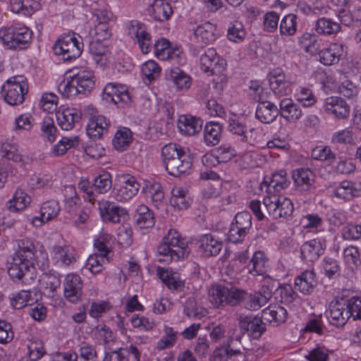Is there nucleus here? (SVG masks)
<instances>
[{"label":"nucleus","instance_id":"nucleus-46","mask_svg":"<svg viewBox=\"0 0 361 361\" xmlns=\"http://www.w3.org/2000/svg\"><path fill=\"white\" fill-rule=\"evenodd\" d=\"M169 78L178 90H188L191 86V78L179 68L171 70Z\"/></svg>","mask_w":361,"mask_h":361},{"label":"nucleus","instance_id":"nucleus-41","mask_svg":"<svg viewBox=\"0 0 361 361\" xmlns=\"http://www.w3.org/2000/svg\"><path fill=\"white\" fill-rule=\"evenodd\" d=\"M135 219L137 226L141 229L152 228L155 223L152 212L143 204L137 207Z\"/></svg>","mask_w":361,"mask_h":361},{"label":"nucleus","instance_id":"nucleus-51","mask_svg":"<svg viewBox=\"0 0 361 361\" xmlns=\"http://www.w3.org/2000/svg\"><path fill=\"white\" fill-rule=\"evenodd\" d=\"M298 17L295 14L290 13L285 16L281 21L279 29L281 35H293L297 31Z\"/></svg>","mask_w":361,"mask_h":361},{"label":"nucleus","instance_id":"nucleus-18","mask_svg":"<svg viewBox=\"0 0 361 361\" xmlns=\"http://www.w3.org/2000/svg\"><path fill=\"white\" fill-rule=\"evenodd\" d=\"M140 186L134 177H124L120 188L112 190L111 197L118 202L128 201L137 193Z\"/></svg>","mask_w":361,"mask_h":361},{"label":"nucleus","instance_id":"nucleus-13","mask_svg":"<svg viewBox=\"0 0 361 361\" xmlns=\"http://www.w3.org/2000/svg\"><path fill=\"white\" fill-rule=\"evenodd\" d=\"M238 320L240 332L237 334H241V337L244 334H247L253 338H259L265 331L262 318L240 314Z\"/></svg>","mask_w":361,"mask_h":361},{"label":"nucleus","instance_id":"nucleus-55","mask_svg":"<svg viewBox=\"0 0 361 361\" xmlns=\"http://www.w3.org/2000/svg\"><path fill=\"white\" fill-rule=\"evenodd\" d=\"M0 154L1 157L16 162L22 161V155L20 154L18 147L15 144L10 142H2L0 145Z\"/></svg>","mask_w":361,"mask_h":361},{"label":"nucleus","instance_id":"nucleus-11","mask_svg":"<svg viewBox=\"0 0 361 361\" xmlns=\"http://www.w3.org/2000/svg\"><path fill=\"white\" fill-rule=\"evenodd\" d=\"M202 52L200 67L204 73L209 75H218L225 70L226 62L218 56L214 49L208 48L202 50Z\"/></svg>","mask_w":361,"mask_h":361},{"label":"nucleus","instance_id":"nucleus-57","mask_svg":"<svg viewBox=\"0 0 361 361\" xmlns=\"http://www.w3.org/2000/svg\"><path fill=\"white\" fill-rule=\"evenodd\" d=\"M271 284H274V288H278L282 303L290 304L298 299V294L293 290L290 285L281 286L277 281H274Z\"/></svg>","mask_w":361,"mask_h":361},{"label":"nucleus","instance_id":"nucleus-54","mask_svg":"<svg viewBox=\"0 0 361 361\" xmlns=\"http://www.w3.org/2000/svg\"><path fill=\"white\" fill-rule=\"evenodd\" d=\"M112 186L111 176L108 172H103L94 179L93 187L100 194L107 192Z\"/></svg>","mask_w":361,"mask_h":361},{"label":"nucleus","instance_id":"nucleus-22","mask_svg":"<svg viewBox=\"0 0 361 361\" xmlns=\"http://www.w3.org/2000/svg\"><path fill=\"white\" fill-rule=\"evenodd\" d=\"M314 174L310 169L300 168L293 171L292 178L296 189L308 192L314 189Z\"/></svg>","mask_w":361,"mask_h":361},{"label":"nucleus","instance_id":"nucleus-64","mask_svg":"<svg viewBox=\"0 0 361 361\" xmlns=\"http://www.w3.org/2000/svg\"><path fill=\"white\" fill-rule=\"evenodd\" d=\"M27 348L28 357L32 361H37L45 353L44 343L40 340L31 341Z\"/></svg>","mask_w":361,"mask_h":361},{"label":"nucleus","instance_id":"nucleus-39","mask_svg":"<svg viewBox=\"0 0 361 361\" xmlns=\"http://www.w3.org/2000/svg\"><path fill=\"white\" fill-rule=\"evenodd\" d=\"M202 127V121L190 116H183L178 121L180 131L186 135H194L200 132Z\"/></svg>","mask_w":361,"mask_h":361},{"label":"nucleus","instance_id":"nucleus-34","mask_svg":"<svg viewBox=\"0 0 361 361\" xmlns=\"http://www.w3.org/2000/svg\"><path fill=\"white\" fill-rule=\"evenodd\" d=\"M287 310L282 306H269L262 311V317L273 326H279L286 322Z\"/></svg>","mask_w":361,"mask_h":361},{"label":"nucleus","instance_id":"nucleus-56","mask_svg":"<svg viewBox=\"0 0 361 361\" xmlns=\"http://www.w3.org/2000/svg\"><path fill=\"white\" fill-rule=\"evenodd\" d=\"M109 262V257H105L98 254L92 255L87 259L85 268L96 274L102 270L103 264Z\"/></svg>","mask_w":361,"mask_h":361},{"label":"nucleus","instance_id":"nucleus-9","mask_svg":"<svg viewBox=\"0 0 361 361\" xmlns=\"http://www.w3.org/2000/svg\"><path fill=\"white\" fill-rule=\"evenodd\" d=\"M85 114L88 118L87 126V134L93 139L97 140L108 132L109 121L106 118L99 114L96 108L89 106L85 109Z\"/></svg>","mask_w":361,"mask_h":361},{"label":"nucleus","instance_id":"nucleus-50","mask_svg":"<svg viewBox=\"0 0 361 361\" xmlns=\"http://www.w3.org/2000/svg\"><path fill=\"white\" fill-rule=\"evenodd\" d=\"M90 53L93 56L94 60L97 63L103 64L105 63L106 54L108 49L104 45L102 40L96 39L92 41L89 45Z\"/></svg>","mask_w":361,"mask_h":361},{"label":"nucleus","instance_id":"nucleus-6","mask_svg":"<svg viewBox=\"0 0 361 361\" xmlns=\"http://www.w3.org/2000/svg\"><path fill=\"white\" fill-rule=\"evenodd\" d=\"M32 36V30L25 25H16L0 30V39L10 49H25L30 43Z\"/></svg>","mask_w":361,"mask_h":361},{"label":"nucleus","instance_id":"nucleus-47","mask_svg":"<svg viewBox=\"0 0 361 361\" xmlns=\"http://www.w3.org/2000/svg\"><path fill=\"white\" fill-rule=\"evenodd\" d=\"M145 195L156 208L159 209L164 205V193L159 184L155 183L147 186L145 190Z\"/></svg>","mask_w":361,"mask_h":361},{"label":"nucleus","instance_id":"nucleus-35","mask_svg":"<svg viewBox=\"0 0 361 361\" xmlns=\"http://www.w3.org/2000/svg\"><path fill=\"white\" fill-rule=\"evenodd\" d=\"M279 111L283 118L291 122L298 120L302 115L300 107L294 104L290 98H284L281 100Z\"/></svg>","mask_w":361,"mask_h":361},{"label":"nucleus","instance_id":"nucleus-32","mask_svg":"<svg viewBox=\"0 0 361 361\" xmlns=\"http://www.w3.org/2000/svg\"><path fill=\"white\" fill-rule=\"evenodd\" d=\"M279 114L277 106L272 102H263L257 104L255 118L263 123H271Z\"/></svg>","mask_w":361,"mask_h":361},{"label":"nucleus","instance_id":"nucleus-48","mask_svg":"<svg viewBox=\"0 0 361 361\" xmlns=\"http://www.w3.org/2000/svg\"><path fill=\"white\" fill-rule=\"evenodd\" d=\"M171 204L178 209H187L189 206V198L185 190L180 188H174L171 191Z\"/></svg>","mask_w":361,"mask_h":361},{"label":"nucleus","instance_id":"nucleus-60","mask_svg":"<svg viewBox=\"0 0 361 361\" xmlns=\"http://www.w3.org/2000/svg\"><path fill=\"white\" fill-rule=\"evenodd\" d=\"M311 156L315 160L327 161L329 163L336 161V154L327 146L316 147L312 149Z\"/></svg>","mask_w":361,"mask_h":361},{"label":"nucleus","instance_id":"nucleus-8","mask_svg":"<svg viewBox=\"0 0 361 361\" xmlns=\"http://www.w3.org/2000/svg\"><path fill=\"white\" fill-rule=\"evenodd\" d=\"M83 44L79 41L75 34L66 35L59 39L53 46L56 55L62 56L64 61L75 59L82 51Z\"/></svg>","mask_w":361,"mask_h":361},{"label":"nucleus","instance_id":"nucleus-7","mask_svg":"<svg viewBox=\"0 0 361 361\" xmlns=\"http://www.w3.org/2000/svg\"><path fill=\"white\" fill-rule=\"evenodd\" d=\"M4 100L11 106L21 104L27 93V83L23 75H15L6 80L2 86Z\"/></svg>","mask_w":361,"mask_h":361},{"label":"nucleus","instance_id":"nucleus-42","mask_svg":"<svg viewBox=\"0 0 361 361\" xmlns=\"http://www.w3.org/2000/svg\"><path fill=\"white\" fill-rule=\"evenodd\" d=\"M216 30L215 25L209 22H205L197 27L194 34L197 40L208 44L216 39Z\"/></svg>","mask_w":361,"mask_h":361},{"label":"nucleus","instance_id":"nucleus-25","mask_svg":"<svg viewBox=\"0 0 361 361\" xmlns=\"http://www.w3.org/2000/svg\"><path fill=\"white\" fill-rule=\"evenodd\" d=\"M199 250L204 257L217 255L222 249V241L213 235L204 234L198 240Z\"/></svg>","mask_w":361,"mask_h":361},{"label":"nucleus","instance_id":"nucleus-40","mask_svg":"<svg viewBox=\"0 0 361 361\" xmlns=\"http://www.w3.org/2000/svg\"><path fill=\"white\" fill-rule=\"evenodd\" d=\"M290 181L287 178V173L284 170H280L278 172L273 173L269 183L267 181L263 182V186L267 187V192L270 193L274 191L279 192L283 189L288 188Z\"/></svg>","mask_w":361,"mask_h":361},{"label":"nucleus","instance_id":"nucleus-52","mask_svg":"<svg viewBox=\"0 0 361 361\" xmlns=\"http://www.w3.org/2000/svg\"><path fill=\"white\" fill-rule=\"evenodd\" d=\"M12 12L25 16H31L34 12L33 0H9Z\"/></svg>","mask_w":361,"mask_h":361},{"label":"nucleus","instance_id":"nucleus-14","mask_svg":"<svg viewBox=\"0 0 361 361\" xmlns=\"http://www.w3.org/2000/svg\"><path fill=\"white\" fill-rule=\"evenodd\" d=\"M274 284L263 285L258 292L252 294L246 293L243 298L245 308L250 310H257L265 305L273 294Z\"/></svg>","mask_w":361,"mask_h":361},{"label":"nucleus","instance_id":"nucleus-24","mask_svg":"<svg viewBox=\"0 0 361 361\" xmlns=\"http://www.w3.org/2000/svg\"><path fill=\"white\" fill-rule=\"evenodd\" d=\"M334 195L345 201L361 196V182L343 180L334 190Z\"/></svg>","mask_w":361,"mask_h":361},{"label":"nucleus","instance_id":"nucleus-2","mask_svg":"<svg viewBox=\"0 0 361 361\" xmlns=\"http://www.w3.org/2000/svg\"><path fill=\"white\" fill-rule=\"evenodd\" d=\"M161 159L170 176L181 177L190 173L192 161L183 147L176 143H168L161 149Z\"/></svg>","mask_w":361,"mask_h":361},{"label":"nucleus","instance_id":"nucleus-26","mask_svg":"<svg viewBox=\"0 0 361 361\" xmlns=\"http://www.w3.org/2000/svg\"><path fill=\"white\" fill-rule=\"evenodd\" d=\"M235 340L238 342L241 340V334H235V332L229 336L226 342H224L223 345L216 348L213 353V360L214 361H228L232 356L241 353L240 349H233L231 345L233 341Z\"/></svg>","mask_w":361,"mask_h":361},{"label":"nucleus","instance_id":"nucleus-36","mask_svg":"<svg viewBox=\"0 0 361 361\" xmlns=\"http://www.w3.org/2000/svg\"><path fill=\"white\" fill-rule=\"evenodd\" d=\"M267 266L268 262L264 253L262 251H257L254 253L249 261L247 269L250 274L259 276L266 273Z\"/></svg>","mask_w":361,"mask_h":361},{"label":"nucleus","instance_id":"nucleus-44","mask_svg":"<svg viewBox=\"0 0 361 361\" xmlns=\"http://www.w3.org/2000/svg\"><path fill=\"white\" fill-rule=\"evenodd\" d=\"M31 200L30 197L26 194L23 190L18 189L16 190L13 197L7 202V208L11 212H16L24 209Z\"/></svg>","mask_w":361,"mask_h":361},{"label":"nucleus","instance_id":"nucleus-33","mask_svg":"<svg viewBox=\"0 0 361 361\" xmlns=\"http://www.w3.org/2000/svg\"><path fill=\"white\" fill-rule=\"evenodd\" d=\"M269 85L273 92L279 96L286 95L289 91V82L281 70H274L269 76Z\"/></svg>","mask_w":361,"mask_h":361},{"label":"nucleus","instance_id":"nucleus-45","mask_svg":"<svg viewBox=\"0 0 361 361\" xmlns=\"http://www.w3.org/2000/svg\"><path fill=\"white\" fill-rule=\"evenodd\" d=\"M341 28L340 23L327 18H319L315 26L317 32L324 35H335L341 30Z\"/></svg>","mask_w":361,"mask_h":361},{"label":"nucleus","instance_id":"nucleus-17","mask_svg":"<svg viewBox=\"0 0 361 361\" xmlns=\"http://www.w3.org/2000/svg\"><path fill=\"white\" fill-rule=\"evenodd\" d=\"M154 54L160 60H171L175 63H180L183 61V51L179 47L173 48L170 42L161 38L158 39L154 45Z\"/></svg>","mask_w":361,"mask_h":361},{"label":"nucleus","instance_id":"nucleus-21","mask_svg":"<svg viewBox=\"0 0 361 361\" xmlns=\"http://www.w3.org/2000/svg\"><path fill=\"white\" fill-rule=\"evenodd\" d=\"M326 113L332 114L335 118L343 119L348 116L350 106L341 97H330L325 99L324 104Z\"/></svg>","mask_w":361,"mask_h":361},{"label":"nucleus","instance_id":"nucleus-28","mask_svg":"<svg viewBox=\"0 0 361 361\" xmlns=\"http://www.w3.org/2000/svg\"><path fill=\"white\" fill-rule=\"evenodd\" d=\"M228 130L233 135L239 136L240 140L243 142L251 143L252 139L250 135L254 128L247 129L245 121L235 116L230 117L228 119Z\"/></svg>","mask_w":361,"mask_h":361},{"label":"nucleus","instance_id":"nucleus-58","mask_svg":"<svg viewBox=\"0 0 361 361\" xmlns=\"http://www.w3.org/2000/svg\"><path fill=\"white\" fill-rule=\"evenodd\" d=\"M42 137L44 140L53 142L56 140L57 128L53 118L45 117L41 124Z\"/></svg>","mask_w":361,"mask_h":361},{"label":"nucleus","instance_id":"nucleus-10","mask_svg":"<svg viewBox=\"0 0 361 361\" xmlns=\"http://www.w3.org/2000/svg\"><path fill=\"white\" fill-rule=\"evenodd\" d=\"M264 205L273 219L287 217L293 212V204L289 198L271 195L264 198Z\"/></svg>","mask_w":361,"mask_h":361},{"label":"nucleus","instance_id":"nucleus-16","mask_svg":"<svg viewBox=\"0 0 361 361\" xmlns=\"http://www.w3.org/2000/svg\"><path fill=\"white\" fill-rule=\"evenodd\" d=\"M63 295L71 303H78L82 300V282L78 274H68L63 283Z\"/></svg>","mask_w":361,"mask_h":361},{"label":"nucleus","instance_id":"nucleus-43","mask_svg":"<svg viewBox=\"0 0 361 361\" xmlns=\"http://www.w3.org/2000/svg\"><path fill=\"white\" fill-rule=\"evenodd\" d=\"M221 137V126L216 122L207 123L204 130V140L207 145H216Z\"/></svg>","mask_w":361,"mask_h":361},{"label":"nucleus","instance_id":"nucleus-30","mask_svg":"<svg viewBox=\"0 0 361 361\" xmlns=\"http://www.w3.org/2000/svg\"><path fill=\"white\" fill-rule=\"evenodd\" d=\"M343 53V46L341 44L332 43L319 52V61L325 66H331L339 61Z\"/></svg>","mask_w":361,"mask_h":361},{"label":"nucleus","instance_id":"nucleus-27","mask_svg":"<svg viewBox=\"0 0 361 361\" xmlns=\"http://www.w3.org/2000/svg\"><path fill=\"white\" fill-rule=\"evenodd\" d=\"M56 117L62 130H70L73 128L75 123L80 121L81 114L75 109H60L56 112Z\"/></svg>","mask_w":361,"mask_h":361},{"label":"nucleus","instance_id":"nucleus-5","mask_svg":"<svg viewBox=\"0 0 361 361\" xmlns=\"http://www.w3.org/2000/svg\"><path fill=\"white\" fill-rule=\"evenodd\" d=\"M246 293L233 286L221 285L212 286L209 290V300L215 307L229 305L235 306L243 301Z\"/></svg>","mask_w":361,"mask_h":361},{"label":"nucleus","instance_id":"nucleus-31","mask_svg":"<svg viewBox=\"0 0 361 361\" xmlns=\"http://www.w3.org/2000/svg\"><path fill=\"white\" fill-rule=\"evenodd\" d=\"M147 11L155 20L159 22L169 20L173 13L170 4L164 0H154Z\"/></svg>","mask_w":361,"mask_h":361},{"label":"nucleus","instance_id":"nucleus-29","mask_svg":"<svg viewBox=\"0 0 361 361\" xmlns=\"http://www.w3.org/2000/svg\"><path fill=\"white\" fill-rule=\"evenodd\" d=\"M324 252L323 245L316 239L304 243L300 247L301 258L307 262L316 261Z\"/></svg>","mask_w":361,"mask_h":361},{"label":"nucleus","instance_id":"nucleus-3","mask_svg":"<svg viewBox=\"0 0 361 361\" xmlns=\"http://www.w3.org/2000/svg\"><path fill=\"white\" fill-rule=\"evenodd\" d=\"M71 72L73 74L61 81L58 86L61 94L63 97H71L79 94L90 93L95 85L93 72L87 68L79 70L75 73L74 71Z\"/></svg>","mask_w":361,"mask_h":361},{"label":"nucleus","instance_id":"nucleus-12","mask_svg":"<svg viewBox=\"0 0 361 361\" xmlns=\"http://www.w3.org/2000/svg\"><path fill=\"white\" fill-rule=\"evenodd\" d=\"M102 99L123 107L130 102V96L127 88L121 84L109 82L103 89Z\"/></svg>","mask_w":361,"mask_h":361},{"label":"nucleus","instance_id":"nucleus-19","mask_svg":"<svg viewBox=\"0 0 361 361\" xmlns=\"http://www.w3.org/2000/svg\"><path fill=\"white\" fill-rule=\"evenodd\" d=\"M327 317L331 324L343 326L350 318L345 301H332L329 305Z\"/></svg>","mask_w":361,"mask_h":361},{"label":"nucleus","instance_id":"nucleus-37","mask_svg":"<svg viewBox=\"0 0 361 361\" xmlns=\"http://www.w3.org/2000/svg\"><path fill=\"white\" fill-rule=\"evenodd\" d=\"M38 300L35 290H23L15 294L11 298V305L16 309H21L27 305H32Z\"/></svg>","mask_w":361,"mask_h":361},{"label":"nucleus","instance_id":"nucleus-15","mask_svg":"<svg viewBox=\"0 0 361 361\" xmlns=\"http://www.w3.org/2000/svg\"><path fill=\"white\" fill-rule=\"evenodd\" d=\"M51 254L54 263L61 267H70L77 261L78 257L75 248L66 244L54 245Z\"/></svg>","mask_w":361,"mask_h":361},{"label":"nucleus","instance_id":"nucleus-49","mask_svg":"<svg viewBox=\"0 0 361 361\" xmlns=\"http://www.w3.org/2000/svg\"><path fill=\"white\" fill-rule=\"evenodd\" d=\"M132 140V133L128 128L117 130L113 139V145L116 149L123 151Z\"/></svg>","mask_w":361,"mask_h":361},{"label":"nucleus","instance_id":"nucleus-63","mask_svg":"<svg viewBox=\"0 0 361 361\" xmlns=\"http://www.w3.org/2000/svg\"><path fill=\"white\" fill-rule=\"evenodd\" d=\"M40 283L48 293H53L61 284L59 278L50 274H43L40 279Z\"/></svg>","mask_w":361,"mask_h":361},{"label":"nucleus","instance_id":"nucleus-4","mask_svg":"<svg viewBox=\"0 0 361 361\" xmlns=\"http://www.w3.org/2000/svg\"><path fill=\"white\" fill-rule=\"evenodd\" d=\"M158 260L169 264L183 259L189 254L186 241L181 239L176 231L170 230L157 247Z\"/></svg>","mask_w":361,"mask_h":361},{"label":"nucleus","instance_id":"nucleus-20","mask_svg":"<svg viewBox=\"0 0 361 361\" xmlns=\"http://www.w3.org/2000/svg\"><path fill=\"white\" fill-rule=\"evenodd\" d=\"M100 214L105 221L112 223H119L122 219L128 217L127 211L110 201H101L99 202Z\"/></svg>","mask_w":361,"mask_h":361},{"label":"nucleus","instance_id":"nucleus-53","mask_svg":"<svg viewBox=\"0 0 361 361\" xmlns=\"http://www.w3.org/2000/svg\"><path fill=\"white\" fill-rule=\"evenodd\" d=\"M79 144V137L74 136L71 137H63L61 140L54 146L53 153L56 156L64 154L71 147H75Z\"/></svg>","mask_w":361,"mask_h":361},{"label":"nucleus","instance_id":"nucleus-59","mask_svg":"<svg viewBox=\"0 0 361 361\" xmlns=\"http://www.w3.org/2000/svg\"><path fill=\"white\" fill-rule=\"evenodd\" d=\"M160 73V66L153 60L146 61L142 66V73L149 82L157 79L159 76Z\"/></svg>","mask_w":361,"mask_h":361},{"label":"nucleus","instance_id":"nucleus-23","mask_svg":"<svg viewBox=\"0 0 361 361\" xmlns=\"http://www.w3.org/2000/svg\"><path fill=\"white\" fill-rule=\"evenodd\" d=\"M129 35L134 36L143 54L150 51L152 39L150 35L147 32L143 23L138 21L132 22L129 28Z\"/></svg>","mask_w":361,"mask_h":361},{"label":"nucleus","instance_id":"nucleus-1","mask_svg":"<svg viewBox=\"0 0 361 361\" xmlns=\"http://www.w3.org/2000/svg\"><path fill=\"white\" fill-rule=\"evenodd\" d=\"M18 247L8 267V274L13 280L24 279L23 282L26 283L28 279H32V271L35 269V245L29 240H22Z\"/></svg>","mask_w":361,"mask_h":361},{"label":"nucleus","instance_id":"nucleus-61","mask_svg":"<svg viewBox=\"0 0 361 361\" xmlns=\"http://www.w3.org/2000/svg\"><path fill=\"white\" fill-rule=\"evenodd\" d=\"M245 31L242 23L239 21H234L229 24L228 28V38L233 42H237L243 40L245 36Z\"/></svg>","mask_w":361,"mask_h":361},{"label":"nucleus","instance_id":"nucleus-38","mask_svg":"<svg viewBox=\"0 0 361 361\" xmlns=\"http://www.w3.org/2000/svg\"><path fill=\"white\" fill-rule=\"evenodd\" d=\"M317 284L315 274L312 270H306L295 280V288L304 294L310 293Z\"/></svg>","mask_w":361,"mask_h":361},{"label":"nucleus","instance_id":"nucleus-62","mask_svg":"<svg viewBox=\"0 0 361 361\" xmlns=\"http://www.w3.org/2000/svg\"><path fill=\"white\" fill-rule=\"evenodd\" d=\"M60 211L59 203L51 200L44 202L40 210L41 216L45 219L47 221L56 217Z\"/></svg>","mask_w":361,"mask_h":361}]
</instances>
